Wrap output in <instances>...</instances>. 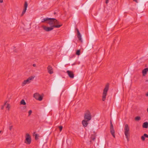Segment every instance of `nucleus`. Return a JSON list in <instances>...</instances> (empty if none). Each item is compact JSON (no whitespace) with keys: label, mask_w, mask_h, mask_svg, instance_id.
<instances>
[{"label":"nucleus","mask_w":148,"mask_h":148,"mask_svg":"<svg viewBox=\"0 0 148 148\" xmlns=\"http://www.w3.org/2000/svg\"><path fill=\"white\" fill-rule=\"evenodd\" d=\"M59 128L60 129V131H61L62 129V126H60L59 127Z\"/></svg>","instance_id":"nucleus-30"},{"label":"nucleus","mask_w":148,"mask_h":148,"mask_svg":"<svg viewBox=\"0 0 148 148\" xmlns=\"http://www.w3.org/2000/svg\"><path fill=\"white\" fill-rule=\"evenodd\" d=\"M3 2V0H0V3H2Z\"/></svg>","instance_id":"nucleus-34"},{"label":"nucleus","mask_w":148,"mask_h":148,"mask_svg":"<svg viewBox=\"0 0 148 148\" xmlns=\"http://www.w3.org/2000/svg\"><path fill=\"white\" fill-rule=\"evenodd\" d=\"M110 128H114L113 125V124H112V122L111 121H110Z\"/></svg>","instance_id":"nucleus-27"},{"label":"nucleus","mask_w":148,"mask_h":148,"mask_svg":"<svg viewBox=\"0 0 148 148\" xmlns=\"http://www.w3.org/2000/svg\"><path fill=\"white\" fill-rule=\"evenodd\" d=\"M26 106H25L23 107V108L22 109V110L24 112H26L27 111V110H26Z\"/></svg>","instance_id":"nucleus-22"},{"label":"nucleus","mask_w":148,"mask_h":148,"mask_svg":"<svg viewBox=\"0 0 148 148\" xmlns=\"http://www.w3.org/2000/svg\"><path fill=\"white\" fill-rule=\"evenodd\" d=\"M27 9H24L23 10V11L22 12V14H21V16H22L25 13L26 11V10Z\"/></svg>","instance_id":"nucleus-21"},{"label":"nucleus","mask_w":148,"mask_h":148,"mask_svg":"<svg viewBox=\"0 0 148 148\" xmlns=\"http://www.w3.org/2000/svg\"><path fill=\"white\" fill-rule=\"evenodd\" d=\"M109 0H106V4H107L108 3Z\"/></svg>","instance_id":"nucleus-32"},{"label":"nucleus","mask_w":148,"mask_h":148,"mask_svg":"<svg viewBox=\"0 0 148 148\" xmlns=\"http://www.w3.org/2000/svg\"><path fill=\"white\" fill-rule=\"evenodd\" d=\"M11 124H10L9 125V128L10 130H11L12 129V128L13 127V126L12 125H11Z\"/></svg>","instance_id":"nucleus-25"},{"label":"nucleus","mask_w":148,"mask_h":148,"mask_svg":"<svg viewBox=\"0 0 148 148\" xmlns=\"http://www.w3.org/2000/svg\"><path fill=\"white\" fill-rule=\"evenodd\" d=\"M60 26H51L50 27H46L45 25H42V27L46 32H49L52 30L54 28H59Z\"/></svg>","instance_id":"nucleus-4"},{"label":"nucleus","mask_w":148,"mask_h":148,"mask_svg":"<svg viewBox=\"0 0 148 148\" xmlns=\"http://www.w3.org/2000/svg\"><path fill=\"white\" fill-rule=\"evenodd\" d=\"M33 97L35 99L39 101H42L43 98V97L42 96L40 95L38 93H37L34 94Z\"/></svg>","instance_id":"nucleus-7"},{"label":"nucleus","mask_w":148,"mask_h":148,"mask_svg":"<svg viewBox=\"0 0 148 148\" xmlns=\"http://www.w3.org/2000/svg\"><path fill=\"white\" fill-rule=\"evenodd\" d=\"M91 139L93 140H94L95 139V136H94L93 137L91 138Z\"/></svg>","instance_id":"nucleus-31"},{"label":"nucleus","mask_w":148,"mask_h":148,"mask_svg":"<svg viewBox=\"0 0 148 148\" xmlns=\"http://www.w3.org/2000/svg\"><path fill=\"white\" fill-rule=\"evenodd\" d=\"M140 119H141V118H140V117L139 116H137L135 118V120L137 121H138L140 120Z\"/></svg>","instance_id":"nucleus-20"},{"label":"nucleus","mask_w":148,"mask_h":148,"mask_svg":"<svg viewBox=\"0 0 148 148\" xmlns=\"http://www.w3.org/2000/svg\"><path fill=\"white\" fill-rule=\"evenodd\" d=\"M109 85L107 84L106 86L103 90V93L102 100L103 101H104L106 100V97L107 95V92L109 90Z\"/></svg>","instance_id":"nucleus-3"},{"label":"nucleus","mask_w":148,"mask_h":148,"mask_svg":"<svg viewBox=\"0 0 148 148\" xmlns=\"http://www.w3.org/2000/svg\"><path fill=\"white\" fill-rule=\"evenodd\" d=\"M84 119L87 120V121H90L91 119V116L90 112L87 111L85 113L84 116Z\"/></svg>","instance_id":"nucleus-6"},{"label":"nucleus","mask_w":148,"mask_h":148,"mask_svg":"<svg viewBox=\"0 0 148 148\" xmlns=\"http://www.w3.org/2000/svg\"><path fill=\"white\" fill-rule=\"evenodd\" d=\"M148 72V68H146L144 69L142 71L143 76H145L146 75Z\"/></svg>","instance_id":"nucleus-11"},{"label":"nucleus","mask_w":148,"mask_h":148,"mask_svg":"<svg viewBox=\"0 0 148 148\" xmlns=\"http://www.w3.org/2000/svg\"><path fill=\"white\" fill-rule=\"evenodd\" d=\"M147 111L148 112V108L147 109Z\"/></svg>","instance_id":"nucleus-38"},{"label":"nucleus","mask_w":148,"mask_h":148,"mask_svg":"<svg viewBox=\"0 0 148 148\" xmlns=\"http://www.w3.org/2000/svg\"><path fill=\"white\" fill-rule=\"evenodd\" d=\"M145 81L146 82H148V79H146V80H145Z\"/></svg>","instance_id":"nucleus-37"},{"label":"nucleus","mask_w":148,"mask_h":148,"mask_svg":"<svg viewBox=\"0 0 148 148\" xmlns=\"http://www.w3.org/2000/svg\"><path fill=\"white\" fill-rule=\"evenodd\" d=\"M25 138V140L27 142L25 141V143H26L27 144H30L31 141V138L29 135L28 134H26Z\"/></svg>","instance_id":"nucleus-8"},{"label":"nucleus","mask_w":148,"mask_h":148,"mask_svg":"<svg viewBox=\"0 0 148 148\" xmlns=\"http://www.w3.org/2000/svg\"><path fill=\"white\" fill-rule=\"evenodd\" d=\"M50 18H44L42 19L41 21V22L44 23L45 22H46L47 23V22H49V20Z\"/></svg>","instance_id":"nucleus-16"},{"label":"nucleus","mask_w":148,"mask_h":148,"mask_svg":"<svg viewBox=\"0 0 148 148\" xmlns=\"http://www.w3.org/2000/svg\"><path fill=\"white\" fill-rule=\"evenodd\" d=\"M145 138H148V135L146 134H144L143 136H141V139L143 141H144L145 140Z\"/></svg>","instance_id":"nucleus-15"},{"label":"nucleus","mask_w":148,"mask_h":148,"mask_svg":"<svg viewBox=\"0 0 148 148\" xmlns=\"http://www.w3.org/2000/svg\"><path fill=\"white\" fill-rule=\"evenodd\" d=\"M6 102H5V103L2 106H1V109L2 110L3 109V108H4V106L6 104Z\"/></svg>","instance_id":"nucleus-29"},{"label":"nucleus","mask_w":148,"mask_h":148,"mask_svg":"<svg viewBox=\"0 0 148 148\" xmlns=\"http://www.w3.org/2000/svg\"><path fill=\"white\" fill-rule=\"evenodd\" d=\"M26 103L25 102V100L24 99H22L20 102V104L23 105H26Z\"/></svg>","instance_id":"nucleus-18"},{"label":"nucleus","mask_w":148,"mask_h":148,"mask_svg":"<svg viewBox=\"0 0 148 148\" xmlns=\"http://www.w3.org/2000/svg\"><path fill=\"white\" fill-rule=\"evenodd\" d=\"M124 130L125 138L127 140L129 141V137L130 136V128L128 124H126L125 125Z\"/></svg>","instance_id":"nucleus-2"},{"label":"nucleus","mask_w":148,"mask_h":148,"mask_svg":"<svg viewBox=\"0 0 148 148\" xmlns=\"http://www.w3.org/2000/svg\"><path fill=\"white\" fill-rule=\"evenodd\" d=\"M142 127L143 128H147L148 127V123L147 122L144 123H143Z\"/></svg>","instance_id":"nucleus-17"},{"label":"nucleus","mask_w":148,"mask_h":148,"mask_svg":"<svg viewBox=\"0 0 148 148\" xmlns=\"http://www.w3.org/2000/svg\"><path fill=\"white\" fill-rule=\"evenodd\" d=\"M110 132L112 136L115 138V131L114 128H110Z\"/></svg>","instance_id":"nucleus-14"},{"label":"nucleus","mask_w":148,"mask_h":148,"mask_svg":"<svg viewBox=\"0 0 148 148\" xmlns=\"http://www.w3.org/2000/svg\"><path fill=\"white\" fill-rule=\"evenodd\" d=\"M28 6V4L27 1H25V4L24 5V8L25 9H27V8Z\"/></svg>","instance_id":"nucleus-19"},{"label":"nucleus","mask_w":148,"mask_h":148,"mask_svg":"<svg viewBox=\"0 0 148 148\" xmlns=\"http://www.w3.org/2000/svg\"><path fill=\"white\" fill-rule=\"evenodd\" d=\"M1 132H2L1 131H0V134L1 133Z\"/></svg>","instance_id":"nucleus-39"},{"label":"nucleus","mask_w":148,"mask_h":148,"mask_svg":"<svg viewBox=\"0 0 148 148\" xmlns=\"http://www.w3.org/2000/svg\"><path fill=\"white\" fill-rule=\"evenodd\" d=\"M66 73H67L70 78H74V75L72 71L68 70L66 71Z\"/></svg>","instance_id":"nucleus-9"},{"label":"nucleus","mask_w":148,"mask_h":148,"mask_svg":"<svg viewBox=\"0 0 148 148\" xmlns=\"http://www.w3.org/2000/svg\"><path fill=\"white\" fill-rule=\"evenodd\" d=\"M7 106L6 107V108L7 109H8V110H9L10 109V105L9 104H8L7 103Z\"/></svg>","instance_id":"nucleus-26"},{"label":"nucleus","mask_w":148,"mask_h":148,"mask_svg":"<svg viewBox=\"0 0 148 148\" xmlns=\"http://www.w3.org/2000/svg\"><path fill=\"white\" fill-rule=\"evenodd\" d=\"M146 96H148V92H147L146 94L145 95Z\"/></svg>","instance_id":"nucleus-35"},{"label":"nucleus","mask_w":148,"mask_h":148,"mask_svg":"<svg viewBox=\"0 0 148 148\" xmlns=\"http://www.w3.org/2000/svg\"><path fill=\"white\" fill-rule=\"evenodd\" d=\"M77 37L78 38V39L79 40H80L81 42H82V36L79 30L77 29Z\"/></svg>","instance_id":"nucleus-12"},{"label":"nucleus","mask_w":148,"mask_h":148,"mask_svg":"<svg viewBox=\"0 0 148 148\" xmlns=\"http://www.w3.org/2000/svg\"><path fill=\"white\" fill-rule=\"evenodd\" d=\"M47 23L51 26H60V27L62 25V24L55 18H50L49 22Z\"/></svg>","instance_id":"nucleus-1"},{"label":"nucleus","mask_w":148,"mask_h":148,"mask_svg":"<svg viewBox=\"0 0 148 148\" xmlns=\"http://www.w3.org/2000/svg\"><path fill=\"white\" fill-rule=\"evenodd\" d=\"M134 1H135L136 2L138 3V1L137 0H134Z\"/></svg>","instance_id":"nucleus-36"},{"label":"nucleus","mask_w":148,"mask_h":148,"mask_svg":"<svg viewBox=\"0 0 148 148\" xmlns=\"http://www.w3.org/2000/svg\"><path fill=\"white\" fill-rule=\"evenodd\" d=\"M34 76H31L29 77L27 79L24 80L22 84V86H24L27 84L29 83L31 80H32L34 77Z\"/></svg>","instance_id":"nucleus-5"},{"label":"nucleus","mask_w":148,"mask_h":148,"mask_svg":"<svg viewBox=\"0 0 148 148\" xmlns=\"http://www.w3.org/2000/svg\"><path fill=\"white\" fill-rule=\"evenodd\" d=\"M34 136H35V139L36 140H37L38 139L39 136L38 134H35Z\"/></svg>","instance_id":"nucleus-23"},{"label":"nucleus","mask_w":148,"mask_h":148,"mask_svg":"<svg viewBox=\"0 0 148 148\" xmlns=\"http://www.w3.org/2000/svg\"><path fill=\"white\" fill-rule=\"evenodd\" d=\"M76 54L77 55H79L80 54V50H77L76 53Z\"/></svg>","instance_id":"nucleus-24"},{"label":"nucleus","mask_w":148,"mask_h":148,"mask_svg":"<svg viewBox=\"0 0 148 148\" xmlns=\"http://www.w3.org/2000/svg\"><path fill=\"white\" fill-rule=\"evenodd\" d=\"M89 121H87V120H86L85 119L83 120L82 122V124L83 126L85 127H87L88 124V122Z\"/></svg>","instance_id":"nucleus-13"},{"label":"nucleus","mask_w":148,"mask_h":148,"mask_svg":"<svg viewBox=\"0 0 148 148\" xmlns=\"http://www.w3.org/2000/svg\"><path fill=\"white\" fill-rule=\"evenodd\" d=\"M32 111L31 110H30L29 112H28V114H29V116L32 113Z\"/></svg>","instance_id":"nucleus-28"},{"label":"nucleus","mask_w":148,"mask_h":148,"mask_svg":"<svg viewBox=\"0 0 148 148\" xmlns=\"http://www.w3.org/2000/svg\"><path fill=\"white\" fill-rule=\"evenodd\" d=\"M33 66L34 67L36 66V64H33Z\"/></svg>","instance_id":"nucleus-33"},{"label":"nucleus","mask_w":148,"mask_h":148,"mask_svg":"<svg viewBox=\"0 0 148 148\" xmlns=\"http://www.w3.org/2000/svg\"><path fill=\"white\" fill-rule=\"evenodd\" d=\"M47 69L48 72L50 74H52L53 73V68L50 65H49L48 66Z\"/></svg>","instance_id":"nucleus-10"}]
</instances>
